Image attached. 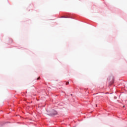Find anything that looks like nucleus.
Here are the masks:
<instances>
[{
	"label": "nucleus",
	"mask_w": 127,
	"mask_h": 127,
	"mask_svg": "<svg viewBox=\"0 0 127 127\" xmlns=\"http://www.w3.org/2000/svg\"><path fill=\"white\" fill-rule=\"evenodd\" d=\"M66 85H69V82H67L66 83Z\"/></svg>",
	"instance_id": "f03ea898"
},
{
	"label": "nucleus",
	"mask_w": 127,
	"mask_h": 127,
	"mask_svg": "<svg viewBox=\"0 0 127 127\" xmlns=\"http://www.w3.org/2000/svg\"><path fill=\"white\" fill-rule=\"evenodd\" d=\"M97 106H98V105H96V107H97Z\"/></svg>",
	"instance_id": "20e7f679"
},
{
	"label": "nucleus",
	"mask_w": 127,
	"mask_h": 127,
	"mask_svg": "<svg viewBox=\"0 0 127 127\" xmlns=\"http://www.w3.org/2000/svg\"><path fill=\"white\" fill-rule=\"evenodd\" d=\"M123 107L125 108V106H124Z\"/></svg>",
	"instance_id": "39448f33"
},
{
	"label": "nucleus",
	"mask_w": 127,
	"mask_h": 127,
	"mask_svg": "<svg viewBox=\"0 0 127 127\" xmlns=\"http://www.w3.org/2000/svg\"><path fill=\"white\" fill-rule=\"evenodd\" d=\"M50 115L51 116H54V115H57V112L53 110L51 111Z\"/></svg>",
	"instance_id": "f257e3e1"
},
{
	"label": "nucleus",
	"mask_w": 127,
	"mask_h": 127,
	"mask_svg": "<svg viewBox=\"0 0 127 127\" xmlns=\"http://www.w3.org/2000/svg\"><path fill=\"white\" fill-rule=\"evenodd\" d=\"M37 80H40V77H39L37 79Z\"/></svg>",
	"instance_id": "7ed1b4c3"
}]
</instances>
